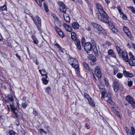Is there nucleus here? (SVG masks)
Here are the masks:
<instances>
[{"mask_svg": "<svg viewBox=\"0 0 135 135\" xmlns=\"http://www.w3.org/2000/svg\"><path fill=\"white\" fill-rule=\"evenodd\" d=\"M96 8L99 13H96V17L100 21H104L106 22H108V21L106 19L109 18V17L107 13L103 10V7L101 4L99 3H96Z\"/></svg>", "mask_w": 135, "mask_h": 135, "instance_id": "f257e3e1", "label": "nucleus"}, {"mask_svg": "<svg viewBox=\"0 0 135 135\" xmlns=\"http://www.w3.org/2000/svg\"><path fill=\"white\" fill-rule=\"evenodd\" d=\"M84 47V50L88 53H89L92 50L95 55L97 57L98 56V50L96 46L95 42L94 40H91V42H87L85 43Z\"/></svg>", "mask_w": 135, "mask_h": 135, "instance_id": "f03ea898", "label": "nucleus"}, {"mask_svg": "<svg viewBox=\"0 0 135 135\" xmlns=\"http://www.w3.org/2000/svg\"><path fill=\"white\" fill-rule=\"evenodd\" d=\"M116 48L118 55L120 57L123 58V60L126 62H128V54L127 52L125 51H122V49L118 46L116 45Z\"/></svg>", "mask_w": 135, "mask_h": 135, "instance_id": "7ed1b4c3", "label": "nucleus"}, {"mask_svg": "<svg viewBox=\"0 0 135 135\" xmlns=\"http://www.w3.org/2000/svg\"><path fill=\"white\" fill-rule=\"evenodd\" d=\"M9 106L10 107L11 112L14 113L16 118V124L17 126L19 125L20 119L18 118V115L17 114L18 110L17 108L15 107L13 102L12 104H10Z\"/></svg>", "mask_w": 135, "mask_h": 135, "instance_id": "20e7f679", "label": "nucleus"}, {"mask_svg": "<svg viewBox=\"0 0 135 135\" xmlns=\"http://www.w3.org/2000/svg\"><path fill=\"white\" fill-rule=\"evenodd\" d=\"M31 18L38 30L39 31H41V23L40 18L39 16L36 15L35 16V17L32 16Z\"/></svg>", "mask_w": 135, "mask_h": 135, "instance_id": "39448f33", "label": "nucleus"}, {"mask_svg": "<svg viewBox=\"0 0 135 135\" xmlns=\"http://www.w3.org/2000/svg\"><path fill=\"white\" fill-rule=\"evenodd\" d=\"M112 86L114 91L115 92H117L119 89L122 91L123 89V85L120 84L119 80L117 79L115 80L113 83Z\"/></svg>", "mask_w": 135, "mask_h": 135, "instance_id": "423d86ee", "label": "nucleus"}, {"mask_svg": "<svg viewBox=\"0 0 135 135\" xmlns=\"http://www.w3.org/2000/svg\"><path fill=\"white\" fill-rule=\"evenodd\" d=\"M71 37L72 39L74 41L77 48L79 50H81L80 41L77 38V36L76 33L73 32L71 33Z\"/></svg>", "mask_w": 135, "mask_h": 135, "instance_id": "0eeeda50", "label": "nucleus"}, {"mask_svg": "<svg viewBox=\"0 0 135 135\" xmlns=\"http://www.w3.org/2000/svg\"><path fill=\"white\" fill-rule=\"evenodd\" d=\"M68 61L69 63L71 65L73 68H77L79 67V62L75 58H73L70 56H69Z\"/></svg>", "mask_w": 135, "mask_h": 135, "instance_id": "6e6552de", "label": "nucleus"}, {"mask_svg": "<svg viewBox=\"0 0 135 135\" xmlns=\"http://www.w3.org/2000/svg\"><path fill=\"white\" fill-rule=\"evenodd\" d=\"M123 30L125 33L126 34L127 36L131 40H134V37L131 34L130 31H129L127 28L126 27H123Z\"/></svg>", "mask_w": 135, "mask_h": 135, "instance_id": "1a4fd4ad", "label": "nucleus"}, {"mask_svg": "<svg viewBox=\"0 0 135 135\" xmlns=\"http://www.w3.org/2000/svg\"><path fill=\"white\" fill-rule=\"evenodd\" d=\"M126 99L131 104V106L133 108H135V102L132 97L129 95H128L126 97Z\"/></svg>", "mask_w": 135, "mask_h": 135, "instance_id": "9d476101", "label": "nucleus"}, {"mask_svg": "<svg viewBox=\"0 0 135 135\" xmlns=\"http://www.w3.org/2000/svg\"><path fill=\"white\" fill-rule=\"evenodd\" d=\"M94 73L95 75L98 79H100L102 77V74L99 67L97 66L95 69Z\"/></svg>", "mask_w": 135, "mask_h": 135, "instance_id": "9b49d317", "label": "nucleus"}, {"mask_svg": "<svg viewBox=\"0 0 135 135\" xmlns=\"http://www.w3.org/2000/svg\"><path fill=\"white\" fill-rule=\"evenodd\" d=\"M57 3L60 6V9L61 12L64 13L66 12V9L65 8V4L63 2L59 1L57 2Z\"/></svg>", "mask_w": 135, "mask_h": 135, "instance_id": "f8f14e48", "label": "nucleus"}, {"mask_svg": "<svg viewBox=\"0 0 135 135\" xmlns=\"http://www.w3.org/2000/svg\"><path fill=\"white\" fill-rule=\"evenodd\" d=\"M54 27L56 32L60 37L63 38L65 36L63 32L60 29L58 28L56 26H55Z\"/></svg>", "mask_w": 135, "mask_h": 135, "instance_id": "ddd939ff", "label": "nucleus"}, {"mask_svg": "<svg viewBox=\"0 0 135 135\" xmlns=\"http://www.w3.org/2000/svg\"><path fill=\"white\" fill-rule=\"evenodd\" d=\"M71 26L74 30H79L80 25L77 22H73L71 24Z\"/></svg>", "mask_w": 135, "mask_h": 135, "instance_id": "4468645a", "label": "nucleus"}, {"mask_svg": "<svg viewBox=\"0 0 135 135\" xmlns=\"http://www.w3.org/2000/svg\"><path fill=\"white\" fill-rule=\"evenodd\" d=\"M4 100L6 103H9V100L12 102L13 101L14 98L12 95H10L8 96L7 98H5L4 99Z\"/></svg>", "mask_w": 135, "mask_h": 135, "instance_id": "2eb2a0df", "label": "nucleus"}, {"mask_svg": "<svg viewBox=\"0 0 135 135\" xmlns=\"http://www.w3.org/2000/svg\"><path fill=\"white\" fill-rule=\"evenodd\" d=\"M98 31H99V33L100 34H104L105 33V31L103 29L102 27L99 26L96 28Z\"/></svg>", "mask_w": 135, "mask_h": 135, "instance_id": "dca6fc26", "label": "nucleus"}, {"mask_svg": "<svg viewBox=\"0 0 135 135\" xmlns=\"http://www.w3.org/2000/svg\"><path fill=\"white\" fill-rule=\"evenodd\" d=\"M110 108L113 112L116 114L118 117H120L119 112L117 110L115 107H111Z\"/></svg>", "mask_w": 135, "mask_h": 135, "instance_id": "f3484780", "label": "nucleus"}, {"mask_svg": "<svg viewBox=\"0 0 135 135\" xmlns=\"http://www.w3.org/2000/svg\"><path fill=\"white\" fill-rule=\"evenodd\" d=\"M123 74L125 76L127 77H132L134 76V75L132 74L129 73L126 70L123 71Z\"/></svg>", "mask_w": 135, "mask_h": 135, "instance_id": "a211bd4d", "label": "nucleus"}, {"mask_svg": "<svg viewBox=\"0 0 135 135\" xmlns=\"http://www.w3.org/2000/svg\"><path fill=\"white\" fill-rule=\"evenodd\" d=\"M130 65L131 66H135V59L134 58L129 59L128 62Z\"/></svg>", "mask_w": 135, "mask_h": 135, "instance_id": "6ab92c4d", "label": "nucleus"}, {"mask_svg": "<svg viewBox=\"0 0 135 135\" xmlns=\"http://www.w3.org/2000/svg\"><path fill=\"white\" fill-rule=\"evenodd\" d=\"M83 64L84 68L86 71H90V69L88 65L85 61H84L83 62Z\"/></svg>", "mask_w": 135, "mask_h": 135, "instance_id": "aec40b11", "label": "nucleus"}, {"mask_svg": "<svg viewBox=\"0 0 135 135\" xmlns=\"http://www.w3.org/2000/svg\"><path fill=\"white\" fill-rule=\"evenodd\" d=\"M108 18H107V19H107V20L108 21V22H105L104 21H101L104 22L108 24L109 27L110 28V29H111V28H112L113 27H114V26L113 23H112L111 22H110L109 21V20H108Z\"/></svg>", "mask_w": 135, "mask_h": 135, "instance_id": "412c9836", "label": "nucleus"}, {"mask_svg": "<svg viewBox=\"0 0 135 135\" xmlns=\"http://www.w3.org/2000/svg\"><path fill=\"white\" fill-rule=\"evenodd\" d=\"M86 3H87L88 6L89 8L91 9V10H92L91 8L92 7V4L91 3L90 0H86L85 1Z\"/></svg>", "mask_w": 135, "mask_h": 135, "instance_id": "4be33fe9", "label": "nucleus"}, {"mask_svg": "<svg viewBox=\"0 0 135 135\" xmlns=\"http://www.w3.org/2000/svg\"><path fill=\"white\" fill-rule=\"evenodd\" d=\"M88 59L90 61H92L94 60H94H96L95 57L92 54L89 55L88 56Z\"/></svg>", "mask_w": 135, "mask_h": 135, "instance_id": "5701e85b", "label": "nucleus"}, {"mask_svg": "<svg viewBox=\"0 0 135 135\" xmlns=\"http://www.w3.org/2000/svg\"><path fill=\"white\" fill-rule=\"evenodd\" d=\"M88 102L89 104L93 107H94L95 106V105L94 104V102L93 100H92L91 98L90 99H88Z\"/></svg>", "mask_w": 135, "mask_h": 135, "instance_id": "b1692460", "label": "nucleus"}, {"mask_svg": "<svg viewBox=\"0 0 135 135\" xmlns=\"http://www.w3.org/2000/svg\"><path fill=\"white\" fill-rule=\"evenodd\" d=\"M51 88L49 87L48 86L45 89V91L46 93L48 94H50L51 91Z\"/></svg>", "mask_w": 135, "mask_h": 135, "instance_id": "393cba45", "label": "nucleus"}, {"mask_svg": "<svg viewBox=\"0 0 135 135\" xmlns=\"http://www.w3.org/2000/svg\"><path fill=\"white\" fill-rule=\"evenodd\" d=\"M41 80L43 83L45 85H46L49 82V80L47 79H46L45 78H42Z\"/></svg>", "mask_w": 135, "mask_h": 135, "instance_id": "a878e982", "label": "nucleus"}, {"mask_svg": "<svg viewBox=\"0 0 135 135\" xmlns=\"http://www.w3.org/2000/svg\"><path fill=\"white\" fill-rule=\"evenodd\" d=\"M31 37L34 43L36 44H38V41L35 37L34 35H32Z\"/></svg>", "mask_w": 135, "mask_h": 135, "instance_id": "bb28decb", "label": "nucleus"}, {"mask_svg": "<svg viewBox=\"0 0 135 135\" xmlns=\"http://www.w3.org/2000/svg\"><path fill=\"white\" fill-rule=\"evenodd\" d=\"M44 6V9L46 12H48L49 10L48 8L47 5L46 4L45 2H43Z\"/></svg>", "mask_w": 135, "mask_h": 135, "instance_id": "cd10ccee", "label": "nucleus"}, {"mask_svg": "<svg viewBox=\"0 0 135 135\" xmlns=\"http://www.w3.org/2000/svg\"><path fill=\"white\" fill-rule=\"evenodd\" d=\"M66 30L69 32H71L73 31V29L71 26L69 25L68 26L67 28L66 29Z\"/></svg>", "mask_w": 135, "mask_h": 135, "instance_id": "c85d7f7f", "label": "nucleus"}, {"mask_svg": "<svg viewBox=\"0 0 135 135\" xmlns=\"http://www.w3.org/2000/svg\"><path fill=\"white\" fill-rule=\"evenodd\" d=\"M44 0H37L35 1L36 2L37 4L40 7L42 6V4L41 3V2H42V1H44Z\"/></svg>", "mask_w": 135, "mask_h": 135, "instance_id": "c756f323", "label": "nucleus"}, {"mask_svg": "<svg viewBox=\"0 0 135 135\" xmlns=\"http://www.w3.org/2000/svg\"><path fill=\"white\" fill-rule=\"evenodd\" d=\"M75 69V71L76 74L78 75H80V69L79 68H74Z\"/></svg>", "mask_w": 135, "mask_h": 135, "instance_id": "7c9ffc66", "label": "nucleus"}, {"mask_svg": "<svg viewBox=\"0 0 135 135\" xmlns=\"http://www.w3.org/2000/svg\"><path fill=\"white\" fill-rule=\"evenodd\" d=\"M91 24L94 27L96 28L100 26L99 25L94 22H92Z\"/></svg>", "mask_w": 135, "mask_h": 135, "instance_id": "2f4dec72", "label": "nucleus"}, {"mask_svg": "<svg viewBox=\"0 0 135 135\" xmlns=\"http://www.w3.org/2000/svg\"><path fill=\"white\" fill-rule=\"evenodd\" d=\"M128 8L129 9L131 12L135 14V9L133 7H128Z\"/></svg>", "mask_w": 135, "mask_h": 135, "instance_id": "473e14b6", "label": "nucleus"}, {"mask_svg": "<svg viewBox=\"0 0 135 135\" xmlns=\"http://www.w3.org/2000/svg\"><path fill=\"white\" fill-rule=\"evenodd\" d=\"M123 76L122 74L120 73H118L117 75V77L119 79L121 78Z\"/></svg>", "mask_w": 135, "mask_h": 135, "instance_id": "72a5a7b5", "label": "nucleus"}, {"mask_svg": "<svg viewBox=\"0 0 135 135\" xmlns=\"http://www.w3.org/2000/svg\"><path fill=\"white\" fill-rule=\"evenodd\" d=\"M40 133L41 134H43V132L45 133V134H47V132L45 131L43 129L40 128L39 130Z\"/></svg>", "mask_w": 135, "mask_h": 135, "instance_id": "f704fd0d", "label": "nucleus"}, {"mask_svg": "<svg viewBox=\"0 0 135 135\" xmlns=\"http://www.w3.org/2000/svg\"><path fill=\"white\" fill-rule=\"evenodd\" d=\"M84 96L88 100V99H90L91 98L90 97L89 95L87 93H85L84 94Z\"/></svg>", "mask_w": 135, "mask_h": 135, "instance_id": "c9c22d12", "label": "nucleus"}, {"mask_svg": "<svg viewBox=\"0 0 135 135\" xmlns=\"http://www.w3.org/2000/svg\"><path fill=\"white\" fill-rule=\"evenodd\" d=\"M33 111L32 112L33 115L35 116H38V112L34 108H33Z\"/></svg>", "mask_w": 135, "mask_h": 135, "instance_id": "e433bc0d", "label": "nucleus"}, {"mask_svg": "<svg viewBox=\"0 0 135 135\" xmlns=\"http://www.w3.org/2000/svg\"><path fill=\"white\" fill-rule=\"evenodd\" d=\"M131 129L132 134V135H135V130L133 127V126H131Z\"/></svg>", "mask_w": 135, "mask_h": 135, "instance_id": "4c0bfd02", "label": "nucleus"}, {"mask_svg": "<svg viewBox=\"0 0 135 135\" xmlns=\"http://www.w3.org/2000/svg\"><path fill=\"white\" fill-rule=\"evenodd\" d=\"M117 8L118 10L120 15H122L123 14V12H122L120 7V6H117Z\"/></svg>", "mask_w": 135, "mask_h": 135, "instance_id": "58836bf2", "label": "nucleus"}, {"mask_svg": "<svg viewBox=\"0 0 135 135\" xmlns=\"http://www.w3.org/2000/svg\"><path fill=\"white\" fill-rule=\"evenodd\" d=\"M96 60H93L92 61H89L90 64L92 65H95L96 63Z\"/></svg>", "mask_w": 135, "mask_h": 135, "instance_id": "ea45409f", "label": "nucleus"}, {"mask_svg": "<svg viewBox=\"0 0 135 135\" xmlns=\"http://www.w3.org/2000/svg\"><path fill=\"white\" fill-rule=\"evenodd\" d=\"M8 133L9 135H15L16 133L14 131L12 130H9Z\"/></svg>", "mask_w": 135, "mask_h": 135, "instance_id": "a19ab883", "label": "nucleus"}, {"mask_svg": "<svg viewBox=\"0 0 135 135\" xmlns=\"http://www.w3.org/2000/svg\"><path fill=\"white\" fill-rule=\"evenodd\" d=\"M103 80L105 82V85L107 86H108L109 84L108 80L106 79V78H104Z\"/></svg>", "mask_w": 135, "mask_h": 135, "instance_id": "79ce46f5", "label": "nucleus"}, {"mask_svg": "<svg viewBox=\"0 0 135 135\" xmlns=\"http://www.w3.org/2000/svg\"><path fill=\"white\" fill-rule=\"evenodd\" d=\"M54 45L56 46L58 48L59 50L61 51V50H62L60 46L57 43L54 44Z\"/></svg>", "mask_w": 135, "mask_h": 135, "instance_id": "37998d69", "label": "nucleus"}, {"mask_svg": "<svg viewBox=\"0 0 135 135\" xmlns=\"http://www.w3.org/2000/svg\"><path fill=\"white\" fill-rule=\"evenodd\" d=\"M1 11H3L7 9L6 6V5H4L2 6L1 7Z\"/></svg>", "mask_w": 135, "mask_h": 135, "instance_id": "c03bdc74", "label": "nucleus"}, {"mask_svg": "<svg viewBox=\"0 0 135 135\" xmlns=\"http://www.w3.org/2000/svg\"><path fill=\"white\" fill-rule=\"evenodd\" d=\"M113 69L114 74V75H115L118 72V69L116 67L114 68H113Z\"/></svg>", "mask_w": 135, "mask_h": 135, "instance_id": "a18cd8bd", "label": "nucleus"}, {"mask_svg": "<svg viewBox=\"0 0 135 135\" xmlns=\"http://www.w3.org/2000/svg\"><path fill=\"white\" fill-rule=\"evenodd\" d=\"M111 30L113 32L115 33H116L118 32L117 30L115 28L114 26V27H113L112 28H111Z\"/></svg>", "mask_w": 135, "mask_h": 135, "instance_id": "49530a36", "label": "nucleus"}, {"mask_svg": "<svg viewBox=\"0 0 135 135\" xmlns=\"http://www.w3.org/2000/svg\"><path fill=\"white\" fill-rule=\"evenodd\" d=\"M64 19L66 22H69L70 20L69 16L65 17V18H64Z\"/></svg>", "mask_w": 135, "mask_h": 135, "instance_id": "de8ad7c7", "label": "nucleus"}, {"mask_svg": "<svg viewBox=\"0 0 135 135\" xmlns=\"http://www.w3.org/2000/svg\"><path fill=\"white\" fill-rule=\"evenodd\" d=\"M129 55L130 57V59H133L135 58L134 56L132 55V53L131 52H129Z\"/></svg>", "mask_w": 135, "mask_h": 135, "instance_id": "09e8293b", "label": "nucleus"}, {"mask_svg": "<svg viewBox=\"0 0 135 135\" xmlns=\"http://www.w3.org/2000/svg\"><path fill=\"white\" fill-rule=\"evenodd\" d=\"M133 84V82L131 81H129L128 83V85L129 86L131 87L132 86Z\"/></svg>", "mask_w": 135, "mask_h": 135, "instance_id": "8fccbe9b", "label": "nucleus"}, {"mask_svg": "<svg viewBox=\"0 0 135 135\" xmlns=\"http://www.w3.org/2000/svg\"><path fill=\"white\" fill-rule=\"evenodd\" d=\"M3 116L2 115H0V124H1L3 121Z\"/></svg>", "mask_w": 135, "mask_h": 135, "instance_id": "3c124183", "label": "nucleus"}, {"mask_svg": "<svg viewBox=\"0 0 135 135\" xmlns=\"http://www.w3.org/2000/svg\"><path fill=\"white\" fill-rule=\"evenodd\" d=\"M64 14V15H63L64 18H65V17H68L69 16V14L66 13V12L65 13L64 12H62Z\"/></svg>", "mask_w": 135, "mask_h": 135, "instance_id": "603ef678", "label": "nucleus"}, {"mask_svg": "<svg viewBox=\"0 0 135 135\" xmlns=\"http://www.w3.org/2000/svg\"><path fill=\"white\" fill-rule=\"evenodd\" d=\"M113 52V50L111 49L109 50L108 52V54L109 55H110Z\"/></svg>", "mask_w": 135, "mask_h": 135, "instance_id": "864d4df0", "label": "nucleus"}, {"mask_svg": "<svg viewBox=\"0 0 135 135\" xmlns=\"http://www.w3.org/2000/svg\"><path fill=\"white\" fill-rule=\"evenodd\" d=\"M106 94V92L105 91H103L102 92V97H104L105 96Z\"/></svg>", "mask_w": 135, "mask_h": 135, "instance_id": "5fc2aeb1", "label": "nucleus"}, {"mask_svg": "<svg viewBox=\"0 0 135 135\" xmlns=\"http://www.w3.org/2000/svg\"><path fill=\"white\" fill-rule=\"evenodd\" d=\"M22 107L24 108H25L27 107V105L25 103H22Z\"/></svg>", "mask_w": 135, "mask_h": 135, "instance_id": "6e6d98bb", "label": "nucleus"}, {"mask_svg": "<svg viewBox=\"0 0 135 135\" xmlns=\"http://www.w3.org/2000/svg\"><path fill=\"white\" fill-rule=\"evenodd\" d=\"M122 18L124 20H126L127 19V17L126 15L124 14L123 13L122 15Z\"/></svg>", "mask_w": 135, "mask_h": 135, "instance_id": "4d7b16f0", "label": "nucleus"}, {"mask_svg": "<svg viewBox=\"0 0 135 135\" xmlns=\"http://www.w3.org/2000/svg\"><path fill=\"white\" fill-rule=\"evenodd\" d=\"M86 29L89 31H90L91 30L90 27L88 25L87 26V27H86Z\"/></svg>", "mask_w": 135, "mask_h": 135, "instance_id": "13d9d810", "label": "nucleus"}, {"mask_svg": "<svg viewBox=\"0 0 135 135\" xmlns=\"http://www.w3.org/2000/svg\"><path fill=\"white\" fill-rule=\"evenodd\" d=\"M112 98L111 97H110L109 98H108V99L107 100V102L108 103H110V102L112 101Z\"/></svg>", "mask_w": 135, "mask_h": 135, "instance_id": "bf43d9fd", "label": "nucleus"}, {"mask_svg": "<svg viewBox=\"0 0 135 135\" xmlns=\"http://www.w3.org/2000/svg\"><path fill=\"white\" fill-rule=\"evenodd\" d=\"M77 1L79 4L82 5L83 4V2L82 0H77Z\"/></svg>", "mask_w": 135, "mask_h": 135, "instance_id": "052dcab7", "label": "nucleus"}, {"mask_svg": "<svg viewBox=\"0 0 135 135\" xmlns=\"http://www.w3.org/2000/svg\"><path fill=\"white\" fill-rule=\"evenodd\" d=\"M15 55L16 56V57H17V59H19L21 61V57L20 56H19L18 55V54L17 53H16L15 54Z\"/></svg>", "mask_w": 135, "mask_h": 135, "instance_id": "680f3d73", "label": "nucleus"}, {"mask_svg": "<svg viewBox=\"0 0 135 135\" xmlns=\"http://www.w3.org/2000/svg\"><path fill=\"white\" fill-rule=\"evenodd\" d=\"M111 57H112L114 58H116V56L115 54L113 52L110 55Z\"/></svg>", "mask_w": 135, "mask_h": 135, "instance_id": "e2e57ef3", "label": "nucleus"}, {"mask_svg": "<svg viewBox=\"0 0 135 135\" xmlns=\"http://www.w3.org/2000/svg\"><path fill=\"white\" fill-rule=\"evenodd\" d=\"M69 25H67L66 23H64L63 24V26H64V27L65 28V29H66V28H67V27Z\"/></svg>", "mask_w": 135, "mask_h": 135, "instance_id": "0e129e2a", "label": "nucleus"}, {"mask_svg": "<svg viewBox=\"0 0 135 135\" xmlns=\"http://www.w3.org/2000/svg\"><path fill=\"white\" fill-rule=\"evenodd\" d=\"M1 87H2V88L4 89L5 90H6L7 89V87L6 85H2V84H1Z\"/></svg>", "mask_w": 135, "mask_h": 135, "instance_id": "69168bd1", "label": "nucleus"}, {"mask_svg": "<svg viewBox=\"0 0 135 135\" xmlns=\"http://www.w3.org/2000/svg\"><path fill=\"white\" fill-rule=\"evenodd\" d=\"M7 45L8 46L10 47H12V46L11 44V43L10 42H7Z\"/></svg>", "mask_w": 135, "mask_h": 135, "instance_id": "338daca9", "label": "nucleus"}, {"mask_svg": "<svg viewBox=\"0 0 135 135\" xmlns=\"http://www.w3.org/2000/svg\"><path fill=\"white\" fill-rule=\"evenodd\" d=\"M106 3L108 5L110 3V0H105Z\"/></svg>", "mask_w": 135, "mask_h": 135, "instance_id": "774afa93", "label": "nucleus"}]
</instances>
